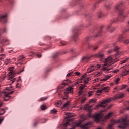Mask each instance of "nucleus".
<instances>
[{
    "label": "nucleus",
    "mask_w": 129,
    "mask_h": 129,
    "mask_svg": "<svg viewBox=\"0 0 129 129\" xmlns=\"http://www.w3.org/2000/svg\"><path fill=\"white\" fill-rule=\"evenodd\" d=\"M116 61L113 60L112 56H108L107 58H105L104 64H103V68L102 70L105 71L106 72H110L109 71L113 69V67L110 66L111 64H114Z\"/></svg>",
    "instance_id": "1"
},
{
    "label": "nucleus",
    "mask_w": 129,
    "mask_h": 129,
    "mask_svg": "<svg viewBox=\"0 0 129 129\" xmlns=\"http://www.w3.org/2000/svg\"><path fill=\"white\" fill-rule=\"evenodd\" d=\"M15 68L14 67H11L9 69V72L8 74L9 77L8 80H10V84H13L15 81H16V79L14 78V75H15V71H14Z\"/></svg>",
    "instance_id": "2"
},
{
    "label": "nucleus",
    "mask_w": 129,
    "mask_h": 129,
    "mask_svg": "<svg viewBox=\"0 0 129 129\" xmlns=\"http://www.w3.org/2000/svg\"><path fill=\"white\" fill-rule=\"evenodd\" d=\"M118 123H121L122 125H119V128L124 129L129 125V121H127V118H123L118 120Z\"/></svg>",
    "instance_id": "3"
},
{
    "label": "nucleus",
    "mask_w": 129,
    "mask_h": 129,
    "mask_svg": "<svg viewBox=\"0 0 129 129\" xmlns=\"http://www.w3.org/2000/svg\"><path fill=\"white\" fill-rule=\"evenodd\" d=\"M111 102V98H109L106 100H104L103 101L100 102L99 104L97 105L94 109H98L99 107L104 108L107 105V103Z\"/></svg>",
    "instance_id": "4"
},
{
    "label": "nucleus",
    "mask_w": 129,
    "mask_h": 129,
    "mask_svg": "<svg viewBox=\"0 0 129 129\" xmlns=\"http://www.w3.org/2000/svg\"><path fill=\"white\" fill-rule=\"evenodd\" d=\"M128 14H124L123 11H120L119 16H118V20H119L121 22H123L125 18L128 17Z\"/></svg>",
    "instance_id": "5"
},
{
    "label": "nucleus",
    "mask_w": 129,
    "mask_h": 129,
    "mask_svg": "<svg viewBox=\"0 0 129 129\" xmlns=\"http://www.w3.org/2000/svg\"><path fill=\"white\" fill-rule=\"evenodd\" d=\"M103 112H105V111H102L100 113L98 114H96L95 115H94V119L95 121H97V122H98V121L100 120V118H101V116H102Z\"/></svg>",
    "instance_id": "6"
},
{
    "label": "nucleus",
    "mask_w": 129,
    "mask_h": 129,
    "mask_svg": "<svg viewBox=\"0 0 129 129\" xmlns=\"http://www.w3.org/2000/svg\"><path fill=\"white\" fill-rule=\"evenodd\" d=\"M7 18H8V14L6 13L5 14H3L2 15L0 16V22L1 21H3V20H6L5 21H4V23L5 24L7 23L8 21L6 20Z\"/></svg>",
    "instance_id": "7"
},
{
    "label": "nucleus",
    "mask_w": 129,
    "mask_h": 129,
    "mask_svg": "<svg viewBox=\"0 0 129 129\" xmlns=\"http://www.w3.org/2000/svg\"><path fill=\"white\" fill-rule=\"evenodd\" d=\"M123 96H124V94L122 93H119L114 97V99H119L120 98H122Z\"/></svg>",
    "instance_id": "8"
},
{
    "label": "nucleus",
    "mask_w": 129,
    "mask_h": 129,
    "mask_svg": "<svg viewBox=\"0 0 129 129\" xmlns=\"http://www.w3.org/2000/svg\"><path fill=\"white\" fill-rule=\"evenodd\" d=\"M90 59H91V56H84L81 58V61L83 62V61H85V62H88Z\"/></svg>",
    "instance_id": "9"
},
{
    "label": "nucleus",
    "mask_w": 129,
    "mask_h": 129,
    "mask_svg": "<svg viewBox=\"0 0 129 129\" xmlns=\"http://www.w3.org/2000/svg\"><path fill=\"white\" fill-rule=\"evenodd\" d=\"M73 92V89L71 87H69L68 88L66 89V91L64 92V93L66 94H68L69 93H72Z\"/></svg>",
    "instance_id": "10"
},
{
    "label": "nucleus",
    "mask_w": 129,
    "mask_h": 129,
    "mask_svg": "<svg viewBox=\"0 0 129 129\" xmlns=\"http://www.w3.org/2000/svg\"><path fill=\"white\" fill-rule=\"evenodd\" d=\"M66 85V83L64 82H62L59 87H57V91H59L60 89H62V88H64L65 87V86Z\"/></svg>",
    "instance_id": "11"
},
{
    "label": "nucleus",
    "mask_w": 129,
    "mask_h": 129,
    "mask_svg": "<svg viewBox=\"0 0 129 129\" xmlns=\"http://www.w3.org/2000/svg\"><path fill=\"white\" fill-rule=\"evenodd\" d=\"M95 70V69H94V66H91L89 69L87 70V73H90V72H92Z\"/></svg>",
    "instance_id": "12"
},
{
    "label": "nucleus",
    "mask_w": 129,
    "mask_h": 129,
    "mask_svg": "<svg viewBox=\"0 0 129 129\" xmlns=\"http://www.w3.org/2000/svg\"><path fill=\"white\" fill-rule=\"evenodd\" d=\"M111 123L108 125V127L109 129H112V127H113V124H114V123H117V122H116V121H114V120H112L111 121Z\"/></svg>",
    "instance_id": "13"
},
{
    "label": "nucleus",
    "mask_w": 129,
    "mask_h": 129,
    "mask_svg": "<svg viewBox=\"0 0 129 129\" xmlns=\"http://www.w3.org/2000/svg\"><path fill=\"white\" fill-rule=\"evenodd\" d=\"M122 4H123L122 2L117 4L115 6L116 10H119L122 7Z\"/></svg>",
    "instance_id": "14"
},
{
    "label": "nucleus",
    "mask_w": 129,
    "mask_h": 129,
    "mask_svg": "<svg viewBox=\"0 0 129 129\" xmlns=\"http://www.w3.org/2000/svg\"><path fill=\"white\" fill-rule=\"evenodd\" d=\"M88 48H89V49H91V48H93L94 50H96L98 48V46H93L92 44H88Z\"/></svg>",
    "instance_id": "15"
},
{
    "label": "nucleus",
    "mask_w": 129,
    "mask_h": 129,
    "mask_svg": "<svg viewBox=\"0 0 129 129\" xmlns=\"http://www.w3.org/2000/svg\"><path fill=\"white\" fill-rule=\"evenodd\" d=\"M65 115H66V117H65L64 119H67V118H70V117H72L73 115L71 114L70 113H65Z\"/></svg>",
    "instance_id": "16"
},
{
    "label": "nucleus",
    "mask_w": 129,
    "mask_h": 129,
    "mask_svg": "<svg viewBox=\"0 0 129 129\" xmlns=\"http://www.w3.org/2000/svg\"><path fill=\"white\" fill-rule=\"evenodd\" d=\"M10 63H11V59H6L5 61H4V64L5 65H8L9 64H10Z\"/></svg>",
    "instance_id": "17"
},
{
    "label": "nucleus",
    "mask_w": 129,
    "mask_h": 129,
    "mask_svg": "<svg viewBox=\"0 0 129 129\" xmlns=\"http://www.w3.org/2000/svg\"><path fill=\"white\" fill-rule=\"evenodd\" d=\"M102 90L105 92H108V91L109 90V87H104L102 89Z\"/></svg>",
    "instance_id": "18"
},
{
    "label": "nucleus",
    "mask_w": 129,
    "mask_h": 129,
    "mask_svg": "<svg viewBox=\"0 0 129 129\" xmlns=\"http://www.w3.org/2000/svg\"><path fill=\"white\" fill-rule=\"evenodd\" d=\"M6 110H8V108L6 107L3 109H2V111H3V112L0 113V115H3L5 114V113H6Z\"/></svg>",
    "instance_id": "19"
},
{
    "label": "nucleus",
    "mask_w": 129,
    "mask_h": 129,
    "mask_svg": "<svg viewBox=\"0 0 129 129\" xmlns=\"http://www.w3.org/2000/svg\"><path fill=\"white\" fill-rule=\"evenodd\" d=\"M55 105L56 106H57V107H59V106H60V105H62V101H59L56 102L55 103Z\"/></svg>",
    "instance_id": "20"
},
{
    "label": "nucleus",
    "mask_w": 129,
    "mask_h": 129,
    "mask_svg": "<svg viewBox=\"0 0 129 129\" xmlns=\"http://www.w3.org/2000/svg\"><path fill=\"white\" fill-rule=\"evenodd\" d=\"M96 57H98V58H102L103 57V54L100 52L96 55Z\"/></svg>",
    "instance_id": "21"
},
{
    "label": "nucleus",
    "mask_w": 129,
    "mask_h": 129,
    "mask_svg": "<svg viewBox=\"0 0 129 129\" xmlns=\"http://www.w3.org/2000/svg\"><path fill=\"white\" fill-rule=\"evenodd\" d=\"M69 121H71V119L67 120V122L63 124L64 127H67L68 125H70V124H69Z\"/></svg>",
    "instance_id": "22"
},
{
    "label": "nucleus",
    "mask_w": 129,
    "mask_h": 129,
    "mask_svg": "<svg viewBox=\"0 0 129 129\" xmlns=\"http://www.w3.org/2000/svg\"><path fill=\"white\" fill-rule=\"evenodd\" d=\"M112 114H113L112 112L109 113L105 117V119H107L109 118V117H110V116H111V115H112Z\"/></svg>",
    "instance_id": "23"
},
{
    "label": "nucleus",
    "mask_w": 129,
    "mask_h": 129,
    "mask_svg": "<svg viewBox=\"0 0 129 129\" xmlns=\"http://www.w3.org/2000/svg\"><path fill=\"white\" fill-rule=\"evenodd\" d=\"M128 73H129V70H125L123 72L122 75L123 76H125V75H127V74H128Z\"/></svg>",
    "instance_id": "24"
},
{
    "label": "nucleus",
    "mask_w": 129,
    "mask_h": 129,
    "mask_svg": "<svg viewBox=\"0 0 129 129\" xmlns=\"http://www.w3.org/2000/svg\"><path fill=\"white\" fill-rule=\"evenodd\" d=\"M123 38H124V36L123 35H120L118 39V42H120V41H122Z\"/></svg>",
    "instance_id": "25"
},
{
    "label": "nucleus",
    "mask_w": 129,
    "mask_h": 129,
    "mask_svg": "<svg viewBox=\"0 0 129 129\" xmlns=\"http://www.w3.org/2000/svg\"><path fill=\"white\" fill-rule=\"evenodd\" d=\"M14 93V91H11L10 92L8 93L7 94L5 95V97H10V94H13Z\"/></svg>",
    "instance_id": "26"
},
{
    "label": "nucleus",
    "mask_w": 129,
    "mask_h": 129,
    "mask_svg": "<svg viewBox=\"0 0 129 129\" xmlns=\"http://www.w3.org/2000/svg\"><path fill=\"white\" fill-rule=\"evenodd\" d=\"M69 105V101H68L63 104V108H65V107H68Z\"/></svg>",
    "instance_id": "27"
},
{
    "label": "nucleus",
    "mask_w": 129,
    "mask_h": 129,
    "mask_svg": "<svg viewBox=\"0 0 129 129\" xmlns=\"http://www.w3.org/2000/svg\"><path fill=\"white\" fill-rule=\"evenodd\" d=\"M89 103H95L96 102V99H92L89 101Z\"/></svg>",
    "instance_id": "28"
},
{
    "label": "nucleus",
    "mask_w": 129,
    "mask_h": 129,
    "mask_svg": "<svg viewBox=\"0 0 129 129\" xmlns=\"http://www.w3.org/2000/svg\"><path fill=\"white\" fill-rule=\"evenodd\" d=\"M109 78H110V76H106L105 77V78L102 79L101 81H106V80H107L108 79H109Z\"/></svg>",
    "instance_id": "29"
},
{
    "label": "nucleus",
    "mask_w": 129,
    "mask_h": 129,
    "mask_svg": "<svg viewBox=\"0 0 129 129\" xmlns=\"http://www.w3.org/2000/svg\"><path fill=\"white\" fill-rule=\"evenodd\" d=\"M92 95H93V91H89L88 93V96L90 97Z\"/></svg>",
    "instance_id": "30"
},
{
    "label": "nucleus",
    "mask_w": 129,
    "mask_h": 129,
    "mask_svg": "<svg viewBox=\"0 0 129 129\" xmlns=\"http://www.w3.org/2000/svg\"><path fill=\"white\" fill-rule=\"evenodd\" d=\"M40 108L42 110H45L47 108L46 107V106L42 105L40 106Z\"/></svg>",
    "instance_id": "31"
},
{
    "label": "nucleus",
    "mask_w": 129,
    "mask_h": 129,
    "mask_svg": "<svg viewBox=\"0 0 129 129\" xmlns=\"http://www.w3.org/2000/svg\"><path fill=\"white\" fill-rule=\"evenodd\" d=\"M51 113H57V110L53 109L50 111Z\"/></svg>",
    "instance_id": "32"
},
{
    "label": "nucleus",
    "mask_w": 129,
    "mask_h": 129,
    "mask_svg": "<svg viewBox=\"0 0 129 129\" xmlns=\"http://www.w3.org/2000/svg\"><path fill=\"white\" fill-rule=\"evenodd\" d=\"M101 16H102V12L100 11L98 13V17H99V18H101Z\"/></svg>",
    "instance_id": "33"
},
{
    "label": "nucleus",
    "mask_w": 129,
    "mask_h": 129,
    "mask_svg": "<svg viewBox=\"0 0 129 129\" xmlns=\"http://www.w3.org/2000/svg\"><path fill=\"white\" fill-rule=\"evenodd\" d=\"M84 87H85V85H82L80 87V90H83V89H84Z\"/></svg>",
    "instance_id": "34"
},
{
    "label": "nucleus",
    "mask_w": 129,
    "mask_h": 129,
    "mask_svg": "<svg viewBox=\"0 0 129 129\" xmlns=\"http://www.w3.org/2000/svg\"><path fill=\"white\" fill-rule=\"evenodd\" d=\"M47 98H48L47 97L41 98L39 100V101H44V100H46V99H47Z\"/></svg>",
    "instance_id": "35"
},
{
    "label": "nucleus",
    "mask_w": 129,
    "mask_h": 129,
    "mask_svg": "<svg viewBox=\"0 0 129 129\" xmlns=\"http://www.w3.org/2000/svg\"><path fill=\"white\" fill-rule=\"evenodd\" d=\"M81 82V80H78L77 82L74 84L75 85H77V84H79Z\"/></svg>",
    "instance_id": "36"
},
{
    "label": "nucleus",
    "mask_w": 129,
    "mask_h": 129,
    "mask_svg": "<svg viewBox=\"0 0 129 129\" xmlns=\"http://www.w3.org/2000/svg\"><path fill=\"white\" fill-rule=\"evenodd\" d=\"M85 77H86V74H84V75H83L81 78V80H83V79L84 78H85Z\"/></svg>",
    "instance_id": "37"
},
{
    "label": "nucleus",
    "mask_w": 129,
    "mask_h": 129,
    "mask_svg": "<svg viewBox=\"0 0 129 129\" xmlns=\"http://www.w3.org/2000/svg\"><path fill=\"white\" fill-rule=\"evenodd\" d=\"M119 71V70L118 69H116V70H114L112 71H111V72H113L114 73H117V72H118Z\"/></svg>",
    "instance_id": "38"
},
{
    "label": "nucleus",
    "mask_w": 129,
    "mask_h": 129,
    "mask_svg": "<svg viewBox=\"0 0 129 129\" xmlns=\"http://www.w3.org/2000/svg\"><path fill=\"white\" fill-rule=\"evenodd\" d=\"M24 58L25 57L23 56H20L18 59V62H20V61H22L23 59H24Z\"/></svg>",
    "instance_id": "39"
},
{
    "label": "nucleus",
    "mask_w": 129,
    "mask_h": 129,
    "mask_svg": "<svg viewBox=\"0 0 129 129\" xmlns=\"http://www.w3.org/2000/svg\"><path fill=\"white\" fill-rule=\"evenodd\" d=\"M119 80H120V78H119L115 80V82L116 84H117L118 83V81H119Z\"/></svg>",
    "instance_id": "40"
},
{
    "label": "nucleus",
    "mask_w": 129,
    "mask_h": 129,
    "mask_svg": "<svg viewBox=\"0 0 129 129\" xmlns=\"http://www.w3.org/2000/svg\"><path fill=\"white\" fill-rule=\"evenodd\" d=\"M98 80H99V78L95 79L93 80V83H95V82H98Z\"/></svg>",
    "instance_id": "41"
},
{
    "label": "nucleus",
    "mask_w": 129,
    "mask_h": 129,
    "mask_svg": "<svg viewBox=\"0 0 129 129\" xmlns=\"http://www.w3.org/2000/svg\"><path fill=\"white\" fill-rule=\"evenodd\" d=\"M99 36H100V32H99L97 33V34H96L94 36V38H97Z\"/></svg>",
    "instance_id": "42"
},
{
    "label": "nucleus",
    "mask_w": 129,
    "mask_h": 129,
    "mask_svg": "<svg viewBox=\"0 0 129 129\" xmlns=\"http://www.w3.org/2000/svg\"><path fill=\"white\" fill-rule=\"evenodd\" d=\"M83 93V91L82 90H80V91L78 92L79 95H81L82 93Z\"/></svg>",
    "instance_id": "43"
},
{
    "label": "nucleus",
    "mask_w": 129,
    "mask_h": 129,
    "mask_svg": "<svg viewBox=\"0 0 129 129\" xmlns=\"http://www.w3.org/2000/svg\"><path fill=\"white\" fill-rule=\"evenodd\" d=\"M95 76H100V75H101V73L98 72L97 74H96Z\"/></svg>",
    "instance_id": "44"
},
{
    "label": "nucleus",
    "mask_w": 129,
    "mask_h": 129,
    "mask_svg": "<svg viewBox=\"0 0 129 129\" xmlns=\"http://www.w3.org/2000/svg\"><path fill=\"white\" fill-rule=\"evenodd\" d=\"M127 60H128V58H127V59H126L124 60H123V61L121 62V64H124V63H126V61H127Z\"/></svg>",
    "instance_id": "45"
},
{
    "label": "nucleus",
    "mask_w": 129,
    "mask_h": 129,
    "mask_svg": "<svg viewBox=\"0 0 129 129\" xmlns=\"http://www.w3.org/2000/svg\"><path fill=\"white\" fill-rule=\"evenodd\" d=\"M86 100V98H84L81 100V104Z\"/></svg>",
    "instance_id": "46"
},
{
    "label": "nucleus",
    "mask_w": 129,
    "mask_h": 129,
    "mask_svg": "<svg viewBox=\"0 0 129 129\" xmlns=\"http://www.w3.org/2000/svg\"><path fill=\"white\" fill-rule=\"evenodd\" d=\"M71 75H72V72H70V73H69L68 74H67V77H70V76H71Z\"/></svg>",
    "instance_id": "47"
},
{
    "label": "nucleus",
    "mask_w": 129,
    "mask_h": 129,
    "mask_svg": "<svg viewBox=\"0 0 129 129\" xmlns=\"http://www.w3.org/2000/svg\"><path fill=\"white\" fill-rule=\"evenodd\" d=\"M119 50V48L117 46H116L114 49V51H118Z\"/></svg>",
    "instance_id": "48"
},
{
    "label": "nucleus",
    "mask_w": 129,
    "mask_h": 129,
    "mask_svg": "<svg viewBox=\"0 0 129 129\" xmlns=\"http://www.w3.org/2000/svg\"><path fill=\"white\" fill-rule=\"evenodd\" d=\"M125 87H126V86L125 85H123L122 86V87L121 88V90H122V89H124V88H125Z\"/></svg>",
    "instance_id": "49"
},
{
    "label": "nucleus",
    "mask_w": 129,
    "mask_h": 129,
    "mask_svg": "<svg viewBox=\"0 0 129 129\" xmlns=\"http://www.w3.org/2000/svg\"><path fill=\"white\" fill-rule=\"evenodd\" d=\"M124 43L125 44H129V40H128V39H126V40H125V41H124Z\"/></svg>",
    "instance_id": "50"
},
{
    "label": "nucleus",
    "mask_w": 129,
    "mask_h": 129,
    "mask_svg": "<svg viewBox=\"0 0 129 129\" xmlns=\"http://www.w3.org/2000/svg\"><path fill=\"white\" fill-rule=\"evenodd\" d=\"M6 90H12L13 89V87H11L10 88H6Z\"/></svg>",
    "instance_id": "51"
},
{
    "label": "nucleus",
    "mask_w": 129,
    "mask_h": 129,
    "mask_svg": "<svg viewBox=\"0 0 129 129\" xmlns=\"http://www.w3.org/2000/svg\"><path fill=\"white\" fill-rule=\"evenodd\" d=\"M112 52H113V50L110 49V50H109L108 51V54H111V53H112Z\"/></svg>",
    "instance_id": "52"
},
{
    "label": "nucleus",
    "mask_w": 129,
    "mask_h": 129,
    "mask_svg": "<svg viewBox=\"0 0 129 129\" xmlns=\"http://www.w3.org/2000/svg\"><path fill=\"white\" fill-rule=\"evenodd\" d=\"M102 91H103V90H98V91H97V93H101V92H102Z\"/></svg>",
    "instance_id": "53"
},
{
    "label": "nucleus",
    "mask_w": 129,
    "mask_h": 129,
    "mask_svg": "<svg viewBox=\"0 0 129 129\" xmlns=\"http://www.w3.org/2000/svg\"><path fill=\"white\" fill-rule=\"evenodd\" d=\"M37 57H38V58H41L42 57V55L41 54H36Z\"/></svg>",
    "instance_id": "54"
},
{
    "label": "nucleus",
    "mask_w": 129,
    "mask_h": 129,
    "mask_svg": "<svg viewBox=\"0 0 129 129\" xmlns=\"http://www.w3.org/2000/svg\"><path fill=\"white\" fill-rule=\"evenodd\" d=\"M8 41H9V40L7 38H4L3 39V42H5V43L7 42H8Z\"/></svg>",
    "instance_id": "55"
},
{
    "label": "nucleus",
    "mask_w": 129,
    "mask_h": 129,
    "mask_svg": "<svg viewBox=\"0 0 129 129\" xmlns=\"http://www.w3.org/2000/svg\"><path fill=\"white\" fill-rule=\"evenodd\" d=\"M4 118H5V117H3V118H0V124L2 123L3 120H4Z\"/></svg>",
    "instance_id": "56"
},
{
    "label": "nucleus",
    "mask_w": 129,
    "mask_h": 129,
    "mask_svg": "<svg viewBox=\"0 0 129 129\" xmlns=\"http://www.w3.org/2000/svg\"><path fill=\"white\" fill-rule=\"evenodd\" d=\"M75 74L76 75H80V73L78 72H75Z\"/></svg>",
    "instance_id": "57"
},
{
    "label": "nucleus",
    "mask_w": 129,
    "mask_h": 129,
    "mask_svg": "<svg viewBox=\"0 0 129 129\" xmlns=\"http://www.w3.org/2000/svg\"><path fill=\"white\" fill-rule=\"evenodd\" d=\"M24 71V69H22L19 72L17 73L18 74H20L21 72H23Z\"/></svg>",
    "instance_id": "58"
},
{
    "label": "nucleus",
    "mask_w": 129,
    "mask_h": 129,
    "mask_svg": "<svg viewBox=\"0 0 129 129\" xmlns=\"http://www.w3.org/2000/svg\"><path fill=\"white\" fill-rule=\"evenodd\" d=\"M88 80H89V77H88V78H87V81H86V80H85V81H84V82H85V83H87V81H88Z\"/></svg>",
    "instance_id": "59"
},
{
    "label": "nucleus",
    "mask_w": 129,
    "mask_h": 129,
    "mask_svg": "<svg viewBox=\"0 0 129 129\" xmlns=\"http://www.w3.org/2000/svg\"><path fill=\"white\" fill-rule=\"evenodd\" d=\"M110 28V25H109L106 27V30H108Z\"/></svg>",
    "instance_id": "60"
},
{
    "label": "nucleus",
    "mask_w": 129,
    "mask_h": 129,
    "mask_svg": "<svg viewBox=\"0 0 129 129\" xmlns=\"http://www.w3.org/2000/svg\"><path fill=\"white\" fill-rule=\"evenodd\" d=\"M60 44H61V46H64V45H65V42H61L60 43Z\"/></svg>",
    "instance_id": "61"
},
{
    "label": "nucleus",
    "mask_w": 129,
    "mask_h": 129,
    "mask_svg": "<svg viewBox=\"0 0 129 129\" xmlns=\"http://www.w3.org/2000/svg\"><path fill=\"white\" fill-rule=\"evenodd\" d=\"M105 7L107 8V9H109V6L107 5H105Z\"/></svg>",
    "instance_id": "62"
},
{
    "label": "nucleus",
    "mask_w": 129,
    "mask_h": 129,
    "mask_svg": "<svg viewBox=\"0 0 129 129\" xmlns=\"http://www.w3.org/2000/svg\"><path fill=\"white\" fill-rule=\"evenodd\" d=\"M100 64H97V68H100Z\"/></svg>",
    "instance_id": "63"
},
{
    "label": "nucleus",
    "mask_w": 129,
    "mask_h": 129,
    "mask_svg": "<svg viewBox=\"0 0 129 129\" xmlns=\"http://www.w3.org/2000/svg\"><path fill=\"white\" fill-rule=\"evenodd\" d=\"M118 55H119V53H116V54H115L114 56L116 57V56H118Z\"/></svg>",
    "instance_id": "64"
}]
</instances>
